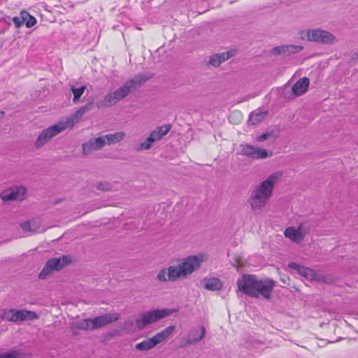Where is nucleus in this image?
I'll return each mask as SVG.
<instances>
[{"label":"nucleus","mask_w":358,"mask_h":358,"mask_svg":"<svg viewBox=\"0 0 358 358\" xmlns=\"http://www.w3.org/2000/svg\"><path fill=\"white\" fill-rule=\"evenodd\" d=\"M106 145L103 136L92 138L83 144V152L84 155H88L93 151L101 150Z\"/></svg>","instance_id":"ddd939ff"},{"label":"nucleus","mask_w":358,"mask_h":358,"mask_svg":"<svg viewBox=\"0 0 358 358\" xmlns=\"http://www.w3.org/2000/svg\"><path fill=\"white\" fill-rule=\"evenodd\" d=\"M92 101L88 102L87 104L77 110L73 115L68 117L66 120H68L69 119L71 118L73 121L74 124L76 121L78 122V120H80L87 112L92 110Z\"/></svg>","instance_id":"5701e85b"},{"label":"nucleus","mask_w":358,"mask_h":358,"mask_svg":"<svg viewBox=\"0 0 358 358\" xmlns=\"http://www.w3.org/2000/svg\"><path fill=\"white\" fill-rule=\"evenodd\" d=\"M310 84V80L306 77L300 78L292 87V91L295 96H301L306 92Z\"/></svg>","instance_id":"a211bd4d"},{"label":"nucleus","mask_w":358,"mask_h":358,"mask_svg":"<svg viewBox=\"0 0 358 358\" xmlns=\"http://www.w3.org/2000/svg\"><path fill=\"white\" fill-rule=\"evenodd\" d=\"M176 327L171 325L156 334L153 337L147 338L137 343L135 348L140 351H147L155 348L157 345L166 341L175 331Z\"/></svg>","instance_id":"423d86ee"},{"label":"nucleus","mask_w":358,"mask_h":358,"mask_svg":"<svg viewBox=\"0 0 358 358\" xmlns=\"http://www.w3.org/2000/svg\"><path fill=\"white\" fill-rule=\"evenodd\" d=\"M148 138H149V141H153V143L158 140H160L162 138L160 135L159 134V133L157 131L156 129L153 130L150 133Z\"/></svg>","instance_id":"c9c22d12"},{"label":"nucleus","mask_w":358,"mask_h":358,"mask_svg":"<svg viewBox=\"0 0 358 358\" xmlns=\"http://www.w3.org/2000/svg\"><path fill=\"white\" fill-rule=\"evenodd\" d=\"M241 146L242 148L241 155L253 159L256 147L250 144H242Z\"/></svg>","instance_id":"bb28decb"},{"label":"nucleus","mask_w":358,"mask_h":358,"mask_svg":"<svg viewBox=\"0 0 358 358\" xmlns=\"http://www.w3.org/2000/svg\"><path fill=\"white\" fill-rule=\"evenodd\" d=\"M236 284L238 290L250 297L270 300L275 282L268 278L259 279L255 275L244 274Z\"/></svg>","instance_id":"f257e3e1"},{"label":"nucleus","mask_w":358,"mask_h":358,"mask_svg":"<svg viewBox=\"0 0 358 358\" xmlns=\"http://www.w3.org/2000/svg\"><path fill=\"white\" fill-rule=\"evenodd\" d=\"M111 189V185L107 182H101L97 185V189L101 191H109Z\"/></svg>","instance_id":"72a5a7b5"},{"label":"nucleus","mask_w":358,"mask_h":358,"mask_svg":"<svg viewBox=\"0 0 358 358\" xmlns=\"http://www.w3.org/2000/svg\"><path fill=\"white\" fill-rule=\"evenodd\" d=\"M234 116H236V117H238L240 116V113L238 112H233L230 115L229 119H231Z\"/></svg>","instance_id":"ea45409f"},{"label":"nucleus","mask_w":358,"mask_h":358,"mask_svg":"<svg viewBox=\"0 0 358 358\" xmlns=\"http://www.w3.org/2000/svg\"><path fill=\"white\" fill-rule=\"evenodd\" d=\"M306 234L307 231L303 227L302 224H300L298 228L289 227L285 229L284 232L285 237L297 243H300L303 241Z\"/></svg>","instance_id":"4468645a"},{"label":"nucleus","mask_w":358,"mask_h":358,"mask_svg":"<svg viewBox=\"0 0 358 358\" xmlns=\"http://www.w3.org/2000/svg\"><path fill=\"white\" fill-rule=\"evenodd\" d=\"M152 143L153 141H149V138L148 137L144 142L140 144L138 150H148L151 148Z\"/></svg>","instance_id":"f704fd0d"},{"label":"nucleus","mask_w":358,"mask_h":358,"mask_svg":"<svg viewBox=\"0 0 358 358\" xmlns=\"http://www.w3.org/2000/svg\"><path fill=\"white\" fill-rule=\"evenodd\" d=\"M92 326V319L83 320L81 321H79L76 324V327L78 329L92 331L93 328Z\"/></svg>","instance_id":"c85d7f7f"},{"label":"nucleus","mask_w":358,"mask_h":358,"mask_svg":"<svg viewBox=\"0 0 358 358\" xmlns=\"http://www.w3.org/2000/svg\"><path fill=\"white\" fill-rule=\"evenodd\" d=\"M21 15H22L23 20H24V22L27 27H31L36 24V19L31 16L27 12L23 11L21 13Z\"/></svg>","instance_id":"c756f323"},{"label":"nucleus","mask_w":358,"mask_h":358,"mask_svg":"<svg viewBox=\"0 0 358 358\" xmlns=\"http://www.w3.org/2000/svg\"><path fill=\"white\" fill-rule=\"evenodd\" d=\"M1 318L3 320L14 322V309L4 310L1 315Z\"/></svg>","instance_id":"7c9ffc66"},{"label":"nucleus","mask_w":358,"mask_h":358,"mask_svg":"<svg viewBox=\"0 0 358 358\" xmlns=\"http://www.w3.org/2000/svg\"><path fill=\"white\" fill-rule=\"evenodd\" d=\"M171 129V125L170 124H164L160 127H158L156 130L160 135L161 138H162L165 135L168 134V132Z\"/></svg>","instance_id":"2f4dec72"},{"label":"nucleus","mask_w":358,"mask_h":358,"mask_svg":"<svg viewBox=\"0 0 358 358\" xmlns=\"http://www.w3.org/2000/svg\"><path fill=\"white\" fill-rule=\"evenodd\" d=\"M272 156V152H268L264 148L256 147L253 159H263Z\"/></svg>","instance_id":"a878e982"},{"label":"nucleus","mask_w":358,"mask_h":358,"mask_svg":"<svg viewBox=\"0 0 358 358\" xmlns=\"http://www.w3.org/2000/svg\"><path fill=\"white\" fill-rule=\"evenodd\" d=\"M289 267L297 271V273L303 277L305 279L309 281L315 280L319 281L320 277L315 271L308 267H304L295 262H291L289 264Z\"/></svg>","instance_id":"2eb2a0df"},{"label":"nucleus","mask_w":358,"mask_h":358,"mask_svg":"<svg viewBox=\"0 0 358 358\" xmlns=\"http://www.w3.org/2000/svg\"><path fill=\"white\" fill-rule=\"evenodd\" d=\"M282 176V171H275L251 189L248 202L253 211H260L267 205L275 185Z\"/></svg>","instance_id":"f03ea898"},{"label":"nucleus","mask_w":358,"mask_h":358,"mask_svg":"<svg viewBox=\"0 0 358 358\" xmlns=\"http://www.w3.org/2000/svg\"><path fill=\"white\" fill-rule=\"evenodd\" d=\"M3 115H4V112L0 110V119L2 118Z\"/></svg>","instance_id":"a19ab883"},{"label":"nucleus","mask_w":358,"mask_h":358,"mask_svg":"<svg viewBox=\"0 0 358 358\" xmlns=\"http://www.w3.org/2000/svg\"><path fill=\"white\" fill-rule=\"evenodd\" d=\"M86 88L85 85H83L78 88H76L74 86H71V91L73 94V102L74 103H77L80 101V97L84 94Z\"/></svg>","instance_id":"393cba45"},{"label":"nucleus","mask_w":358,"mask_h":358,"mask_svg":"<svg viewBox=\"0 0 358 358\" xmlns=\"http://www.w3.org/2000/svg\"><path fill=\"white\" fill-rule=\"evenodd\" d=\"M269 136H270V134L266 133V134H264L262 135L259 136L257 138V140L259 142H262V141H264L266 140L269 137Z\"/></svg>","instance_id":"4c0bfd02"},{"label":"nucleus","mask_w":358,"mask_h":358,"mask_svg":"<svg viewBox=\"0 0 358 358\" xmlns=\"http://www.w3.org/2000/svg\"><path fill=\"white\" fill-rule=\"evenodd\" d=\"M124 326L125 329L132 328L134 326V321L131 319L127 320L124 322Z\"/></svg>","instance_id":"58836bf2"},{"label":"nucleus","mask_w":358,"mask_h":358,"mask_svg":"<svg viewBox=\"0 0 358 358\" xmlns=\"http://www.w3.org/2000/svg\"><path fill=\"white\" fill-rule=\"evenodd\" d=\"M205 289L210 291L220 290L222 287V282L218 278H205L203 281Z\"/></svg>","instance_id":"b1692460"},{"label":"nucleus","mask_w":358,"mask_h":358,"mask_svg":"<svg viewBox=\"0 0 358 358\" xmlns=\"http://www.w3.org/2000/svg\"><path fill=\"white\" fill-rule=\"evenodd\" d=\"M125 133L123 131H117L114 134H108L103 135L106 145H113L121 142L125 138Z\"/></svg>","instance_id":"412c9836"},{"label":"nucleus","mask_w":358,"mask_h":358,"mask_svg":"<svg viewBox=\"0 0 358 358\" xmlns=\"http://www.w3.org/2000/svg\"><path fill=\"white\" fill-rule=\"evenodd\" d=\"M148 78V76L142 73L136 76L114 92L107 94L102 100L96 101V106L98 108H104L115 106L134 91L138 85L145 82Z\"/></svg>","instance_id":"7ed1b4c3"},{"label":"nucleus","mask_w":358,"mask_h":358,"mask_svg":"<svg viewBox=\"0 0 358 358\" xmlns=\"http://www.w3.org/2000/svg\"><path fill=\"white\" fill-rule=\"evenodd\" d=\"M38 318V315L35 312L26 310L14 309V322L24 321L27 319L35 320Z\"/></svg>","instance_id":"6ab92c4d"},{"label":"nucleus","mask_w":358,"mask_h":358,"mask_svg":"<svg viewBox=\"0 0 358 358\" xmlns=\"http://www.w3.org/2000/svg\"><path fill=\"white\" fill-rule=\"evenodd\" d=\"M26 194V188L22 186L14 187L10 189L3 192L1 195V199L3 201H21L24 199Z\"/></svg>","instance_id":"9b49d317"},{"label":"nucleus","mask_w":358,"mask_h":358,"mask_svg":"<svg viewBox=\"0 0 358 358\" xmlns=\"http://www.w3.org/2000/svg\"><path fill=\"white\" fill-rule=\"evenodd\" d=\"M73 127V121L71 118L65 122H60L56 124L50 126L43 129L38 136L34 146L39 149L48 143L53 137L61 133L67 128Z\"/></svg>","instance_id":"20e7f679"},{"label":"nucleus","mask_w":358,"mask_h":358,"mask_svg":"<svg viewBox=\"0 0 358 358\" xmlns=\"http://www.w3.org/2000/svg\"><path fill=\"white\" fill-rule=\"evenodd\" d=\"M206 259V257L204 254L189 256L185 259L180 265L185 277L192 273L194 271L199 269L201 266V264L204 262Z\"/></svg>","instance_id":"1a4fd4ad"},{"label":"nucleus","mask_w":358,"mask_h":358,"mask_svg":"<svg viewBox=\"0 0 358 358\" xmlns=\"http://www.w3.org/2000/svg\"><path fill=\"white\" fill-rule=\"evenodd\" d=\"M13 21L16 27H20L24 23V20H23L22 15H21V17H13Z\"/></svg>","instance_id":"e433bc0d"},{"label":"nucleus","mask_w":358,"mask_h":358,"mask_svg":"<svg viewBox=\"0 0 358 358\" xmlns=\"http://www.w3.org/2000/svg\"><path fill=\"white\" fill-rule=\"evenodd\" d=\"M236 52L235 50H230L227 52L214 54L210 57L208 63L214 67H218L222 63L235 56Z\"/></svg>","instance_id":"dca6fc26"},{"label":"nucleus","mask_w":358,"mask_h":358,"mask_svg":"<svg viewBox=\"0 0 358 358\" xmlns=\"http://www.w3.org/2000/svg\"><path fill=\"white\" fill-rule=\"evenodd\" d=\"M206 328L203 326L199 327V329H192L189 332L186 340L187 345L197 343L201 341L205 336Z\"/></svg>","instance_id":"f3484780"},{"label":"nucleus","mask_w":358,"mask_h":358,"mask_svg":"<svg viewBox=\"0 0 358 358\" xmlns=\"http://www.w3.org/2000/svg\"><path fill=\"white\" fill-rule=\"evenodd\" d=\"M266 115V113L257 112V113H252L249 117V122L252 124H256L260 122L264 117Z\"/></svg>","instance_id":"cd10ccee"},{"label":"nucleus","mask_w":358,"mask_h":358,"mask_svg":"<svg viewBox=\"0 0 358 358\" xmlns=\"http://www.w3.org/2000/svg\"><path fill=\"white\" fill-rule=\"evenodd\" d=\"M0 358H31L28 353L24 352L21 350L11 349L4 352L0 353Z\"/></svg>","instance_id":"4be33fe9"},{"label":"nucleus","mask_w":358,"mask_h":358,"mask_svg":"<svg viewBox=\"0 0 358 358\" xmlns=\"http://www.w3.org/2000/svg\"><path fill=\"white\" fill-rule=\"evenodd\" d=\"M357 57H358V54H357Z\"/></svg>","instance_id":"79ce46f5"},{"label":"nucleus","mask_w":358,"mask_h":358,"mask_svg":"<svg viewBox=\"0 0 358 358\" xmlns=\"http://www.w3.org/2000/svg\"><path fill=\"white\" fill-rule=\"evenodd\" d=\"M308 41L322 44H333L336 42L335 36L329 31L320 29L309 30L307 33Z\"/></svg>","instance_id":"9d476101"},{"label":"nucleus","mask_w":358,"mask_h":358,"mask_svg":"<svg viewBox=\"0 0 358 358\" xmlns=\"http://www.w3.org/2000/svg\"><path fill=\"white\" fill-rule=\"evenodd\" d=\"M186 278L182 269L180 265L171 266L166 268H163L159 271L157 275V280L160 282L168 281L175 282L178 278Z\"/></svg>","instance_id":"6e6552de"},{"label":"nucleus","mask_w":358,"mask_h":358,"mask_svg":"<svg viewBox=\"0 0 358 358\" xmlns=\"http://www.w3.org/2000/svg\"><path fill=\"white\" fill-rule=\"evenodd\" d=\"M302 50V47L290 45H281L277 46L272 49L271 53L274 55L288 53H296Z\"/></svg>","instance_id":"aec40b11"},{"label":"nucleus","mask_w":358,"mask_h":358,"mask_svg":"<svg viewBox=\"0 0 358 358\" xmlns=\"http://www.w3.org/2000/svg\"><path fill=\"white\" fill-rule=\"evenodd\" d=\"M22 229L25 231H36V229L35 228H32V224L29 221L24 222L20 224Z\"/></svg>","instance_id":"473e14b6"},{"label":"nucleus","mask_w":358,"mask_h":358,"mask_svg":"<svg viewBox=\"0 0 358 358\" xmlns=\"http://www.w3.org/2000/svg\"><path fill=\"white\" fill-rule=\"evenodd\" d=\"M71 262V259L68 255H63L59 258H52L47 262L44 268L38 274V278L45 279L52 272L61 270L64 266L70 264Z\"/></svg>","instance_id":"0eeeda50"},{"label":"nucleus","mask_w":358,"mask_h":358,"mask_svg":"<svg viewBox=\"0 0 358 358\" xmlns=\"http://www.w3.org/2000/svg\"><path fill=\"white\" fill-rule=\"evenodd\" d=\"M120 317L119 313H107L92 319L93 330L106 326L118 320Z\"/></svg>","instance_id":"f8f14e48"},{"label":"nucleus","mask_w":358,"mask_h":358,"mask_svg":"<svg viewBox=\"0 0 358 358\" xmlns=\"http://www.w3.org/2000/svg\"><path fill=\"white\" fill-rule=\"evenodd\" d=\"M176 312L173 309H155L143 313L136 320V325L138 329L145 328L150 324H152Z\"/></svg>","instance_id":"39448f33"}]
</instances>
